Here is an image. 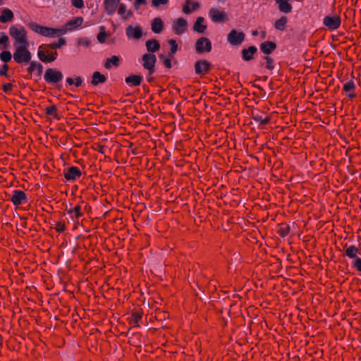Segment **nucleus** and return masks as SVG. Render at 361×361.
I'll return each mask as SVG.
<instances>
[{"instance_id":"nucleus-45","label":"nucleus","mask_w":361,"mask_h":361,"mask_svg":"<svg viewBox=\"0 0 361 361\" xmlns=\"http://www.w3.org/2000/svg\"><path fill=\"white\" fill-rule=\"evenodd\" d=\"M289 231H290L289 226H286L284 227L281 228L279 232V234L282 237H285L286 235H287L288 234Z\"/></svg>"},{"instance_id":"nucleus-52","label":"nucleus","mask_w":361,"mask_h":361,"mask_svg":"<svg viewBox=\"0 0 361 361\" xmlns=\"http://www.w3.org/2000/svg\"><path fill=\"white\" fill-rule=\"evenodd\" d=\"M82 80L80 76H77L74 80V85L76 87H80L82 85Z\"/></svg>"},{"instance_id":"nucleus-57","label":"nucleus","mask_w":361,"mask_h":361,"mask_svg":"<svg viewBox=\"0 0 361 361\" xmlns=\"http://www.w3.org/2000/svg\"><path fill=\"white\" fill-rule=\"evenodd\" d=\"M266 37V32L265 31H263L262 32V38H264Z\"/></svg>"},{"instance_id":"nucleus-5","label":"nucleus","mask_w":361,"mask_h":361,"mask_svg":"<svg viewBox=\"0 0 361 361\" xmlns=\"http://www.w3.org/2000/svg\"><path fill=\"white\" fill-rule=\"evenodd\" d=\"M47 48H49L47 44H42L39 47L37 51V56L39 59L44 63L55 61L58 56L57 53L56 51L49 52L46 49Z\"/></svg>"},{"instance_id":"nucleus-33","label":"nucleus","mask_w":361,"mask_h":361,"mask_svg":"<svg viewBox=\"0 0 361 361\" xmlns=\"http://www.w3.org/2000/svg\"><path fill=\"white\" fill-rule=\"evenodd\" d=\"M67 213L71 215L72 219H78L82 215L81 212V207L79 205L75 206L67 210Z\"/></svg>"},{"instance_id":"nucleus-58","label":"nucleus","mask_w":361,"mask_h":361,"mask_svg":"<svg viewBox=\"0 0 361 361\" xmlns=\"http://www.w3.org/2000/svg\"><path fill=\"white\" fill-rule=\"evenodd\" d=\"M349 97H354V94H349Z\"/></svg>"},{"instance_id":"nucleus-40","label":"nucleus","mask_w":361,"mask_h":361,"mask_svg":"<svg viewBox=\"0 0 361 361\" xmlns=\"http://www.w3.org/2000/svg\"><path fill=\"white\" fill-rule=\"evenodd\" d=\"M78 44L85 47H88L90 46L91 42L90 40L87 37H82L78 39Z\"/></svg>"},{"instance_id":"nucleus-28","label":"nucleus","mask_w":361,"mask_h":361,"mask_svg":"<svg viewBox=\"0 0 361 361\" xmlns=\"http://www.w3.org/2000/svg\"><path fill=\"white\" fill-rule=\"evenodd\" d=\"M30 66L27 68V71L30 73H34L35 71H37L39 75H40L42 73L43 66L41 63L37 61H30Z\"/></svg>"},{"instance_id":"nucleus-6","label":"nucleus","mask_w":361,"mask_h":361,"mask_svg":"<svg viewBox=\"0 0 361 361\" xmlns=\"http://www.w3.org/2000/svg\"><path fill=\"white\" fill-rule=\"evenodd\" d=\"M63 76L62 73L55 68H47L44 75V80L49 84H56L61 82Z\"/></svg>"},{"instance_id":"nucleus-50","label":"nucleus","mask_w":361,"mask_h":361,"mask_svg":"<svg viewBox=\"0 0 361 361\" xmlns=\"http://www.w3.org/2000/svg\"><path fill=\"white\" fill-rule=\"evenodd\" d=\"M8 70V65L4 64L2 66V67L0 68V75H6Z\"/></svg>"},{"instance_id":"nucleus-29","label":"nucleus","mask_w":361,"mask_h":361,"mask_svg":"<svg viewBox=\"0 0 361 361\" xmlns=\"http://www.w3.org/2000/svg\"><path fill=\"white\" fill-rule=\"evenodd\" d=\"M106 80L105 75L101 74L99 72L96 71L93 73L92 78V84L93 85H97L99 83H104Z\"/></svg>"},{"instance_id":"nucleus-7","label":"nucleus","mask_w":361,"mask_h":361,"mask_svg":"<svg viewBox=\"0 0 361 361\" xmlns=\"http://www.w3.org/2000/svg\"><path fill=\"white\" fill-rule=\"evenodd\" d=\"M341 18L337 16H326L323 19V24L330 30L338 29L341 26Z\"/></svg>"},{"instance_id":"nucleus-48","label":"nucleus","mask_w":361,"mask_h":361,"mask_svg":"<svg viewBox=\"0 0 361 361\" xmlns=\"http://www.w3.org/2000/svg\"><path fill=\"white\" fill-rule=\"evenodd\" d=\"M106 37V34L105 33V32L104 31L100 32L97 35V40L99 42L103 43L105 41Z\"/></svg>"},{"instance_id":"nucleus-42","label":"nucleus","mask_w":361,"mask_h":361,"mask_svg":"<svg viewBox=\"0 0 361 361\" xmlns=\"http://www.w3.org/2000/svg\"><path fill=\"white\" fill-rule=\"evenodd\" d=\"M141 319H142V314L138 312H134L132 315V320L135 324H137L139 323V322L141 320Z\"/></svg>"},{"instance_id":"nucleus-11","label":"nucleus","mask_w":361,"mask_h":361,"mask_svg":"<svg viewBox=\"0 0 361 361\" xmlns=\"http://www.w3.org/2000/svg\"><path fill=\"white\" fill-rule=\"evenodd\" d=\"M209 16L214 23L223 22L226 19V13L224 11H221L216 8H210Z\"/></svg>"},{"instance_id":"nucleus-8","label":"nucleus","mask_w":361,"mask_h":361,"mask_svg":"<svg viewBox=\"0 0 361 361\" xmlns=\"http://www.w3.org/2000/svg\"><path fill=\"white\" fill-rule=\"evenodd\" d=\"M126 34L130 39L139 40L142 38L143 32L140 25H130L126 28Z\"/></svg>"},{"instance_id":"nucleus-54","label":"nucleus","mask_w":361,"mask_h":361,"mask_svg":"<svg viewBox=\"0 0 361 361\" xmlns=\"http://www.w3.org/2000/svg\"><path fill=\"white\" fill-rule=\"evenodd\" d=\"M66 82L69 85H72L74 84V80L71 78H66Z\"/></svg>"},{"instance_id":"nucleus-34","label":"nucleus","mask_w":361,"mask_h":361,"mask_svg":"<svg viewBox=\"0 0 361 361\" xmlns=\"http://www.w3.org/2000/svg\"><path fill=\"white\" fill-rule=\"evenodd\" d=\"M66 40L65 38H59L58 42L49 44H47V47L53 49H60L63 46L66 45Z\"/></svg>"},{"instance_id":"nucleus-24","label":"nucleus","mask_w":361,"mask_h":361,"mask_svg":"<svg viewBox=\"0 0 361 361\" xmlns=\"http://www.w3.org/2000/svg\"><path fill=\"white\" fill-rule=\"evenodd\" d=\"M276 47V44L270 41L264 42L260 45L261 51L266 54H271Z\"/></svg>"},{"instance_id":"nucleus-32","label":"nucleus","mask_w":361,"mask_h":361,"mask_svg":"<svg viewBox=\"0 0 361 361\" xmlns=\"http://www.w3.org/2000/svg\"><path fill=\"white\" fill-rule=\"evenodd\" d=\"M288 23V18L286 16L281 17L279 20H277L274 23V27L279 30H284L286 28V25Z\"/></svg>"},{"instance_id":"nucleus-16","label":"nucleus","mask_w":361,"mask_h":361,"mask_svg":"<svg viewBox=\"0 0 361 361\" xmlns=\"http://www.w3.org/2000/svg\"><path fill=\"white\" fill-rule=\"evenodd\" d=\"M83 22V18L82 17H76L74 19H72L68 21L63 26V29L66 30V34L68 32L73 31V30L79 27Z\"/></svg>"},{"instance_id":"nucleus-13","label":"nucleus","mask_w":361,"mask_h":361,"mask_svg":"<svg viewBox=\"0 0 361 361\" xmlns=\"http://www.w3.org/2000/svg\"><path fill=\"white\" fill-rule=\"evenodd\" d=\"M120 3V0H104L103 4L106 14L109 16L114 15Z\"/></svg>"},{"instance_id":"nucleus-41","label":"nucleus","mask_w":361,"mask_h":361,"mask_svg":"<svg viewBox=\"0 0 361 361\" xmlns=\"http://www.w3.org/2000/svg\"><path fill=\"white\" fill-rule=\"evenodd\" d=\"M169 44L171 46V54H174L177 51L178 44L174 39H169Z\"/></svg>"},{"instance_id":"nucleus-36","label":"nucleus","mask_w":361,"mask_h":361,"mask_svg":"<svg viewBox=\"0 0 361 361\" xmlns=\"http://www.w3.org/2000/svg\"><path fill=\"white\" fill-rule=\"evenodd\" d=\"M253 119L261 125H266L269 121V118L268 116H265L263 118L262 116L259 115H254Z\"/></svg>"},{"instance_id":"nucleus-1","label":"nucleus","mask_w":361,"mask_h":361,"mask_svg":"<svg viewBox=\"0 0 361 361\" xmlns=\"http://www.w3.org/2000/svg\"><path fill=\"white\" fill-rule=\"evenodd\" d=\"M28 27L33 32L47 37H59L66 34V30H64L63 27L60 28H53L42 26L36 23H29Z\"/></svg>"},{"instance_id":"nucleus-20","label":"nucleus","mask_w":361,"mask_h":361,"mask_svg":"<svg viewBox=\"0 0 361 361\" xmlns=\"http://www.w3.org/2000/svg\"><path fill=\"white\" fill-rule=\"evenodd\" d=\"M257 51V49L255 46H250L247 49H243L242 50V58L246 61H250Z\"/></svg>"},{"instance_id":"nucleus-35","label":"nucleus","mask_w":361,"mask_h":361,"mask_svg":"<svg viewBox=\"0 0 361 361\" xmlns=\"http://www.w3.org/2000/svg\"><path fill=\"white\" fill-rule=\"evenodd\" d=\"M12 54L9 51H4L0 53V59L4 63L9 62L12 59Z\"/></svg>"},{"instance_id":"nucleus-3","label":"nucleus","mask_w":361,"mask_h":361,"mask_svg":"<svg viewBox=\"0 0 361 361\" xmlns=\"http://www.w3.org/2000/svg\"><path fill=\"white\" fill-rule=\"evenodd\" d=\"M30 44L15 46L13 54L14 61L18 63H29L32 59V54L29 51Z\"/></svg>"},{"instance_id":"nucleus-12","label":"nucleus","mask_w":361,"mask_h":361,"mask_svg":"<svg viewBox=\"0 0 361 361\" xmlns=\"http://www.w3.org/2000/svg\"><path fill=\"white\" fill-rule=\"evenodd\" d=\"M187 25V21L183 18H179L173 21L172 29L176 35H181L185 31Z\"/></svg>"},{"instance_id":"nucleus-22","label":"nucleus","mask_w":361,"mask_h":361,"mask_svg":"<svg viewBox=\"0 0 361 361\" xmlns=\"http://www.w3.org/2000/svg\"><path fill=\"white\" fill-rule=\"evenodd\" d=\"M289 1L290 0H276V3L279 5V10L285 13H288L292 10V6Z\"/></svg>"},{"instance_id":"nucleus-46","label":"nucleus","mask_w":361,"mask_h":361,"mask_svg":"<svg viewBox=\"0 0 361 361\" xmlns=\"http://www.w3.org/2000/svg\"><path fill=\"white\" fill-rule=\"evenodd\" d=\"M72 5L77 8H81L84 6L83 0H72Z\"/></svg>"},{"instance_id":"nucleus-4","label":"nucleus","mask_w":361,"mask_h":361,"mask_svg":"<svg viewBox=\"0 0 361 361\" xmlns=\"http://www.w3.org/2000/svg\"><path fill=\"white\" fill-rule=\"evenodd\" d=\"M140 61L142 67L149 72V75H152L154 73L157 57L154 54L146 53L143 54Z\"/></svg>"},{"instance_id":"nucleus-19","label":"nucleus","mask_w":361,"mask_h":361,"mask_svg":"<svg viewBox=\"0 0 361 361\" xmlns=\"http://www.w3.org/2000/svg\"><path fill=\"white\" fill-rule=\"evenodd\" d=\"M118 14L123 20H127L133 16V12L130 10L127 9L126 4L120 3L118 8Z\"/></svg>"},{"instance_id":"nucleus-37","label":"nucleus","mask_w":361,"mask_h":361,"mask_svg":"<svg viewBox=\"0 0 361 361\" xmlns=\"http://www.w3.org/2000/svg\"><path fill=\"white\" fill-rule=\"evenodd\" d=\"M0 45L4 46V47L6 48L8 46L9 38L4 32H0Z\"/></svg>"},{"instance_id":"nucleus-27","label":"nucleus","mask_w":361,"mask_h":361,"mask_svg":"<svg viewBox=\"0 0 361 361\" xmlns=\"http://www.w3.org/2000/svg\"><path fill=\"white\" fill-rule=\"evenodd\" d=\"M146 47L149 53H154L160 48L159 42L156 39H149L146 42Z\"/></svg>"},{"instance_id":"nucleus-49","label":"nucleus","mask_w":361,"mask_h":361,"mask_svg":"<svg viewBox=\"0 0 361 361\" xmlns=\"http://www.w3.org/2000/svg\"><path fill=\"white\" fill-rule=\"evenodd\" d=\"M56 229L58 232H63L65 230V224L61 222H58L56 226Z\"/></svg>"},{"instance_id":"nucleus-38","label":"nucleus","mask_w":361,"mask_h":361,"mask_svg":"<svg viewBox=\"0 0 361 361\" xmlns=\"http://www.w3.org/2000/svg\"><path fill=\"white\" fill-rule=\"evenodd\" d=\"M169 3V0H152V6L155 8H159L161 6H165Z\"/></svg>"},{"instance_id":"nucleus-39","label":"nucleus","mask_w":361,"mask_h":361,"mask_svg":"<svg viewBox=\"0 0 361 361\" xmlns=\"http://www.w3.org/2000/svg\"><path fill=\"white\" fill-rule=\"evenodd\" d=\"M46 114L56 117V108L55 106H49L45 109Z\"/></svg>"},{"instance_id":"nucleus-43","label":"nucleus","mask_w":361,"mask_h":361,"mask_svg":"<svg viewBox=\"0 0 361 361\" xmlns=\"http://www.w3.org/2000/svg\"><path fill=\"white\" fill-rule=\"evenodd\" d=\"M355 88V84L353 81H348L343 85V90L346 92L353 90Z\"/></svg>"},{"instance_id":"nucleus-51","label":"nucleus","mask_w":361,"mask_h":361,"mask_svg":"<svg viewBox=\"0 0 361 361\" xmlns=\"http://www.w3.org/2000/svg\"><path fill=\"white\" fill-rule=\"evenodd\" d=\"M163 63L166 68H170L171 67V58L167 57L163 59Z\"/></svg>"},{"instance_id":"nucleus-9","label":"nucleus","mask_w":361,"mask_h":361,"mask_svg":"<svg viewBox=\"0 0 361 361\" xmlns=\"http://www.w3.org/2000/svg\"><path fill=\"white\" fill-rule=\"evenodd\" d=\"M212 46L211 41L207 37L199 38L195 43V50L197 53L210 52Z\"/></svg>"},{"instance_id":"nucleus-2","label":"nucleus","mask_w":361,"mask_h":361,"mask_svg":"<svg viewBox=\"0 0 361 361\" xmlns=\"http://www.w3.org/2000/svg\"><path fill=\"white\" fill-rule=\"evenodd\" d=\"M9 35L14 40L13 47L29 44L27 30L22 25L10 26Z\"/></svg>"},{"instance_id":"nucleus-53","label":"nucleus","mask_w":361,"mask_h":361,"mask_svg":"<svg viewBox=\"0 0 361 361\" xmlns=\"http://www.w3.org/2000/svg\"><path fill=\"white\" fill-rule=\"evenodd\" d=\"M12 87H13L12 84L6 83L3 85V90L4 92H8L11 90Z\"/></svg>"},{"instance_id":"nucleus-21","label":"nucleus","mask_w":361,"mask_h":361,"mask_svg":"<svg viewBox=\"0 0 361 361\" xmlns=\"http://www.w3.org/2000/svg\"><path fill=\"white\" fill-rule=\"evenodd\" d=\"M200 7V4L197 2H192L190 0H187L183 5V11L185 14H189L192 11H196Z\"/></svg>"},{"instance_id":"nucleus-17","label":"nucleus","mask_w":361,"mask_h":361,"mask_svg":"<svg viewBox=\"0 0 361 361\" xmlns=\"http://www.w3.org/2000/svg\"><path fill=\"white\" fill-rule=\"evenodd\" d=\"M209 67L210 63L207 61H197L195 64V73L198 75H204L209 71Z\"/></svg>"},{"instance_id":"nucleus-30","label":"nucleus","mask_w":361,"mask_h":361,"mask_svg":"<svg viewBox=\"0 0 361 361\" xmlns=\"http://www.w3.org/2000/svg\"><path fill=\"white\" fill-rule=\"evenodd\" d=\"M119 61L118 56H113L111 58L106 59L104 67L106 69H110L112 66L118 67L119 66Z\"/></svg>"},{"instance_id":"nucleus-14","label":"nucleus","mask_w":361,"mask_h":361,"mask_svg":"<svg viewBox=\"0 0 361 361\" xmlns=\"http://www.w3.org/2000/svg\"><path fill=\"white\" fill-rule=\"evenodd\" d=\"M81 176L80 170L76 166H71L64 171V177L66 180H75Z\"/></svg>"},{"instance_id":"nucleus-26","label":"nucleus","mask_w":361,"mask_h":361,"mask_svg":"<svg viewBox=\"0 0 361 361\" xmlns=\"http://www.w3.org/2000/svg\"><path fill=\"white\" fill-rule=\"evenodd\" d=\"M142 80V78L140 75H130V76L126 78L125 81L130 86H137L140 85Z\"/></svg>"},{"instance_id":"nucleus-31","label":"nucleus","mask_w":361,"mask_h":361,"mask_svg":"<svg viewBox=\"0 0 361 361\" xmlns=\"http://www.w3.org/2000/svg\"><path fill=\"white\" fill-rule=\"evenodd\" d=\"M359 253L358 248L355 245H350L346 248L345 254L347 257L351 259H355L357 257Z\"/></svg>"},{"instance_id":"nucleus-44","label":"nucleus","mask_w":361,"mask_h":361,"mask_svg":"<svg viewBox=\"0 0 361 361\" xmlns=\"http://www.w3.org/2000/svg\"><path fill=\"white\" fill-rule=\"evenodd\" d=\"M353 266L361 272V258L357 257L353 262Z\"/></svg>"},{"instance_id":"nucleus-10","label":"nucleus","mask_w":361,"mask_h":361,"mask_svg":"<svg viewBox=\"0 0 361 361\" xmlns=\"http://www.w3.org/2000/svg\"><path fill=\"white\" fill-rule=\"evenodd\" d=\"M245 39V34L243 32L232 30L227 36V41L231 45L236 46L240 44Z\"/></svg>"},{"instance_id":"nucleus-55","label":"nucleus","mask_w":361,"mask_h":361,"mask_svg":"<svg viewBox=\"0 0 361 361\" xmlns=\"http://www.w3.org/2000/svg\"><path fill=\"white\" fill-rule=\"evenodd\" d=\"M147 79L149 82H152L153 80V78L152 77V75H149V72L147 75Z\"/></svg>"},{"instance_id":"nucleus-47","label":"nucleus","mask_w":361,"mask_h":361,"mask_svg":"<svg viewBox=\"0 0 361 361\" xmlns=\"http://www.w3.org/2000/svg\"><path fill=\"white\" fill-rule=\"evenodd\" d=\"M264 59L267 61V65H266L267 68H268L269 70H272L274 68L273 59L269 56H265Z\"/></svg>"},{"instance_id":"nucleus-18","label":"nucleus","mask_w":361,"mask_h":361,"mask_svg":"<svg viewBox=\"0 0 361 361\" xmlns=\"http://www.w3.org/2000/svg\"><path fill=\"white\" fill-rule=\"evenodd\" d=\"M0 22L1 23H6L11 22L14 18L13 12L8 8H2L0 9Z\"/></svg>"},{"instance_id":"nucleus-59","label":"nucleus","mask_w":361,"mask_h":361,"mask_svg":"<svg viewBox=\"0 0 361 361\" xmlns=\"http://www.w3.org/2000/svg\"><path fill=\"white\" fill-rule=\"evenodd\" d=\"M2 4V0H0V5Z\"/></svg>"},{"instance_id":"nucleus-56","label":"nucleus","mask_w":361,"mask_h":361,"mask_svg":"<svg viewBox=\"0 0 361 361\" xmlns=\"http://www.w3.org/2000/svg\"><path fill=\"white\" fill-rule=\"evenodd\" d=\"M252 35L253 36H257V35H258V31H257V30H253V31L252 32Z\"/></svg>"},{"instance_id":"nucleus-15","label":"nucleus","mask_w":361,"mask_h":361,"mask_svg":"<svg viewBox=\"0 0 361 361\" xmlns=\"http://www.w3.org/2000/svg\"><path fill=\"white\" fill-rule=\"evenodd\" d=\"M11 201L14 205L22 204L26 200V195L22 190H14L10 197Z\"/></svg>"},{"instance_id":"nucleus-25","label":"nucleus","mask_w":361,"mask_h":361,"mask_svg":"<svg viewBox=\"0 0 361 361\" xmlns=\"http://www.w3.org/2000/svg\"><path fill=\"white\" fill-rule=\"evenodd\" d=\"M204 22V18L203 17H198L193 25V30L199 33H203L207 28Z\"/></svg>"},{"instance_id":"nucleus-23","label":"nucleus","mask_w":361,"mask_h":361,"mask_svg":"<svg viewBox=\"0 0 361 361\" xmlns=\"http://www.w3.org/2000/svg\"><path fill=\"white\" fill-rule=\"evenodd\" d=\"M164 28V23L162 20L157 17L155 18L152 22V30L154 33H160L162 32Z\"/></svg>"}]
</instances>
